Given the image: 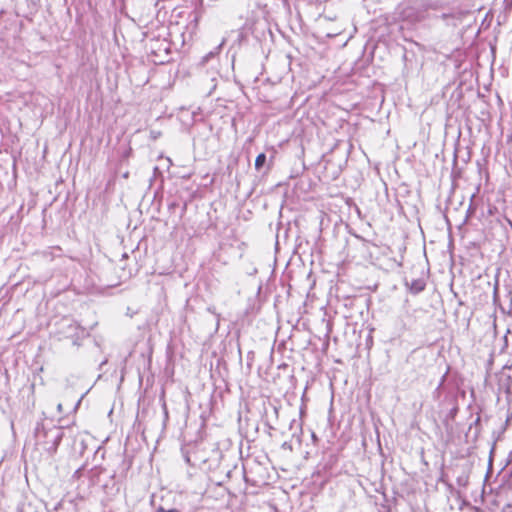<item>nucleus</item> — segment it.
<instances>
[{
	"instance_id": "1",
	"label": "nucleus",
	"mask_w": 512,
	"mask_h": 512,
	"mask_svg": "<svg viewBox=\"0 0 512 512\" xmlns=\"http://www.w3.org/2000/svg\"><path fill=\"white\" fill-rule=\"evenodd\" d=\"M182 456L185 462L191 466H198L202 470L207 471H220L226 473L230 477L231 470L228 467H222L225 460V454L220 447V443H207L202 450H197L191 453L189 446L181 448Z\"/></svg>"
},
{
	"instance_id": "2",
	"label": "nucleus",
	"mask_w": 512,
	"mask_h": 512,
	"mask_svg": "<svg viewBox=\"0 0 512 512\" xmlns=\"http://www.w3.org/2000/svg\"><path fill=\"white\" fill-rule=\"evenodd\" d=\"M117 468L105 482L102 481V474L106 469L102 466H94L88 472L91 485H100L107 495H116L120 491V483L126 478L128 471L132 466V460L126 455H117Z\"/></svg>"
},
{
	"instance_id": "3",
	"label": "nucleus",
	"mask_w": 512,
	"mask_h": 512,
	"mask_svg": "<svg viewBox=\"0 0 512 512\" xmlns=\"http://www.w3.org/2000/svg\"><path fill=\"white\" fill-rule=\"evenodd\" d=\"M344 252L347 257H362L372 265L382 268L384 249L381 245L367 241L354 234L352 239L346 240Z\"/></svg>"
},
{
	"instance_id": "4",
	"label": "nucleus",
	"mask_w": 512,
	"mask_h": 512,
	"mask_svg": "<svg viewBox=\"0 0 512 512\" xmlns=\"http://www.w3.org/2000/svg\"><path fill=\"white\" fill-rule=\"evenodd\" d=\"M33 436L35 446L52 456L57 452L64 436V430L62 427L52 425L51 423L46 425L41 420L36 423Z\"/></svg>"
},
{
	"instance_id": "5",
	"label": "nucleus",
	"mask_w": 512,
	"mask_h": 512,
	"mask_svg": "<svg viewBox=\"0 0 512 512\" xmlns=\"http://www.w3.org/2000/svg\"><path fill=\"white\" fill-rule=\"evenodd\" d=\"M62 333L66 338L72 339V344L79 346L80 341L86 336V331L76 321L66 320Z\"/></svg>"
},
{
	"instance_id": "6",
	"label": "nucleus",
	"mask_w": 512,
	"mask_h": 512,
	"mask_svg": "<svg viewBox=\"0 0 512 512\" xmlns=\"http://www.w3.org/2000/svg\"><path fill=\"white\" fill-rule=\"evenodd\" d=\"M171 48L170 43L166 40H151L150 41V52L156 57H161L162 53L166 56L170 54Z\"/></svg>"
},
{
	"instance_id": "7",
	"label": "nucleus",
	"mask_w": 512,
	"mask_h": 512,
	"mask_svg": "<svg viewBox=\"0 0 512 512\" xmlns=\"http://www.w3.org/2000/svg\"><path fill=\"white\" fill-rule=\"evenodd\" d=\"M371 416L374 421L375 430H376V438H377V444H378V450L381 455H383V449L380 441V431H379V425H382L380 417L377 415L376 409L374 407H371Z\"/></svg>"
},
{
	"instance_id": "8",
	"label": "nucleus",
	"mask_w": 512,
	"mask_h": 512,
	"mask_svg": "<svg viewBox=\"0 0 512 512\" xmlns=\"http://www.w3.org/2000/svg\"><path fill=\"white\" fill-rule=\"evenodd\" d=\"M223 44H224V41H222V43H220L214 50L210 51L205 56H203L200 61V65L205 66L210 61H217V56H218Z\"/></svg>"
},
{
	"instance_id": "9",
	"label": "nucleus",
	"mask_w": 512,
	"mask_h": 512,
	"mask_svg": "<svg viewBox=\"0 0 512 512\" xmlns=\"http://www.w3.org/2000/svg\"><path fill=\"white\" fill-rule=\"evenodd\" d=\"M264 173H267L270 170V164H267V157L265 153H260L255 159V169L257 171H262L263 169Z\"/></svg>"
},
{
	"instance_id": "10",
	"label": "nucleus",
	"mask_w": 512,
	"mask_h": 512,
	"mask_svg": "<svg viewBox=\"0 0 512 512\" xmlns=\"http://www.w3.org/2000/svg\"><path fill=\"white\" fill-rule=\"evenodd\" d=\"M425 287L426 282L423 278L415 279L409 285L410 291L414 294L422 292L425 289Z\"/></svg>"
},
{
	"instance_id": "11",
	"label": "nucleus",
	"mask_w": 512,
	"mask_h": 512,
	"mask_svg": "<svg viewBox=\"0 0 512 512\" xmlns=\"http://www.w3.org/2000/svg\"><path fill=\"white\" fill-rule=\"evenodd\" d=\"M381 36H379L378 38V41L376 42V44L373 46V50L371 52V58H372V63L374 64L377 60H381L382 59V47H381Z\"/></svg>"
},
{
	"instance_id": "12",
	"label": "nucleus",
	"mask_w": 512,
	"mask_h": 512,
	"mask_svg": "<svg viewBox=\"0 0 512 512\" xmlns=\"http://www.w3.org/2000/svg\"><path fill=\"white\" fill-rule=\"evenodd\" d=\"M380 469H381L380 482H379V485L377 487H375L374 490H375V492L381 494L384 497V483H383V479H384V459L381 460Z\"/></svg>"
},
{
	"instance_id": "13",
	"label": "nucleus",
	"mask_w": 512,
	"mask_h": 512,
	"mask_svg": "<svg viewBox=\"0 0 512 512\" xmlns=\"http://www.w3.org/2000/svg\"><path fill=\"white\" fill-rule=\"evenodd\" d=\"M360 302H361V299L356 298V297H354V298H347L344 301V307L345 308H349V309L350 308H354V307H358Z\"/></svg>"
},
{
	"instance_id": "14",
	"label": "nucleus",
	"mask_w": 512,
	"mask_h": 512,
	"mask_svg": "<svg viewBox=\"0 0 512 512\" xmlns=\"http://www.w3.org/2000/svg\"><path fill=\"white\" fill-rule=\"evenodd\" d=\"M374 331V329H371L366 337V340H365V344H366V348L367 349H370L372 347V344H373V336H372V332Z\"/></svg>"
},
{
	"instance_id": "15",
	"label": "nucleus",
	"mask_w": 512,
	"mask_h": 512,
	"mask_svg": "<svg viewBox=\"0 0 512 512\" xmlns=\"http://www.w3.org/2000/svg\"><path fill=\"white\" fill-rule=\"evenodd\" d=\"M155 512H180L178 509L172 508V509H165L162 506H159Z\"/></svg>"
},
{
	"instance_id": "16",
	"label": "nucleus",
	"mask_w": 512,
	"mask_h": 512,
	"mask_svg": "<svg viewBox=\"0 0 512 512\" xmlns=\"http://www.w3.org/2000/svg\"><path fill=\"white\" fill-rule=\"evenodd\" d=\"M99 454H100V457H101L102 459H104V456H105V450H104L101 446H99V447L97 448V450L95 451V457H97V455H99Z\"/></svg>"
},
{
	"instance_id": "17",
	"label": "nucleus",
	"mask_w": 512,
	"mask_h": 512,
	"mask_svg": "<svg viewBox=\"0 0 512 512\" xmlns=\"http://www.w3.org/2000/svg\"><path fill=\"white\" fill-rule=\"evenodd\" d=\"M83 470H84V467H80L79 469H77L73 474V478L79 479L83 473Z\"/></svg>"
},
{
	"instance_id": "18",
	"label": "nucleus",
	"mask_w": 512,
	"mask_h": 512,
	"mask_svg": "<svg viewBox=\"0 0 512 512\" xmlns=\"http://www.w3.org/2000/svg\"><path fill=\"white\" fill-rule=\"evenodd\" d=\"M247 359H248V361H252L254 359V352L253 351L248 352Z\"/></svg>"
},
{
	"instance_id": "19",
	"label": "nucleus",
	"mask_w": 512,
	"mask_h": 512,
	"mask_svg": "<svg viewBox=\"0 0 512 512\" xmlns=\"http://www.w3.org/2000/svg\"><path fill=\"white\" fill-rule=\"evenodd\" d=\"M375 171H376L377 175L381 178V174H380V164H377V165L375 166Z\"/></svg>"
},
{
	"instance_id": "20",
	"label": "nucleus",
	"mask_w": 512,
	"mask_h": 512,
	"mask_svg": "<svg viewBox=\"0 0 512 512\" xmlns=\"http://www.w3.org/2000/svg\"><path fill=\"white\" fill-rule=\"evenodd\" d=\"M81 400H82V398H80V399L77 401V403H76V405H75V409H77V408L79 407V405H80V403H81Z\"/></svg>"
},
{
	"instance_id": "21",
	"label": "nucleus",
	"mask_w": 512,
	"mask_h": 512,
	"mask_svg": "<svg viewBox=\"0 0 512 512\" xmlns=\"http://www.w3.org/2000/svg\"><path fill=\"white\" fill-rule=\"evenodd\" d=\"M384 104V94L381 95V101H380V105H383Z\"/></svg>"
},
{
	"instance_id": "22",
	"label": "nucleus",
	"mask_w": 512,
	"mask_h": 512,
	"mask_svg": "<svg viewBox=\"0 0 512 512\" xmlns=\"http://www.w3.org/2000/svg\"><path fill=\"white\" fill-rule=\"evenodd\" d=\"M375 505H380L381 507H384V504L383 503H379L377 499L375 500Z\"/></svg>"
},
{
	"instance_id": "23",
	"label": "nucleus",
	"mask_w": 512,
	"mask_h": 512,
	"mask_svg": "<svg viewBox=\"0 0 512 512\" xmlns=\"http://www.w3.org/2000/svg\"><path fill=\"white\" fill-rule=\"evenodd\" d=\"M57 409L59 412H62V404H58Z\"/></svg>"
},
{
	"instance_id": "24",
	"label": "nucleus",
	"mask_w": 512,
	"mask_h": 512,
	"mask_svg": "<svg viewBox=\"0 0 512 512\" xmlns=\"http://www.w3.org/2000/svg\"><path fill=\"white\" fill-rule=\"evenodd\" d=\"M344 317H345V318H352V317H353V315H352V314H344Z\"/></svg>"
},
{
	"instance_id": "25",
	"label": "nucleus",
	"mask_w": 512,
	"mask_h": 512,
	"mask_svg": "<svg viewBox=\"0 0 512 512\" xmlns=\"http://www.w3.org/2000/svg\"><path fill=\"white\" fill-rule=\"evenodd\" d=\"M128 257H129V256H128V254H127V253H124V254L122 255V259H127Z\"/></svg>"
},
{
	"instance_id": "26",
	"label": "nucleus",
	"mask_w": 512,
	"mask_h": 512,
	"mask_svg": "<svg viewBox=\"0 0 512 512\" xmlns=\"http://www.w3.org/2000/svg\"><path fill=\"white\" fill-rule=\"evenodd\" d=\"M106 363H107V360L103 361V362L100 364V367H101L102 365L106 364Z\"/></svg>"
},
{
	"instance_id": "27",
	"label": "nucleus",
	"mask_w": 512,
	"mask_h": 512,
	"mask_svg": "<svg viewBox=\"0 0 512 512\" xmlns=\"http://www.w3.org/2000/svg\"><path fill=\"white\" fill-rule=\"evenodd\" d=\"M165 59H161L160 62L161 63H164ZM166 61H168V59H166Z\"/></svg>"
}]
</instances>
